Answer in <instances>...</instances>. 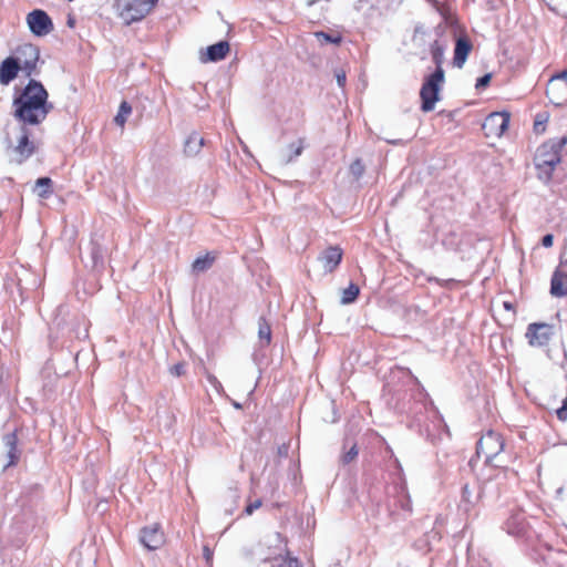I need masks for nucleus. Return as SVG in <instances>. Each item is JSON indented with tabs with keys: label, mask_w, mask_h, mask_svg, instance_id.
<instances>
[{
	"label": "nucleus",
	"mask_w": 567,
	"mask_h": 567,
	"mask_svg": "<svg viewBox=\"0 0 567 567\" xmlns=\"http://www.w3.org/2000/svg\"><path fill=\"white\" fill-rule=\"evenodd\" d=\"M13 105L14 116L22 123L31 125L44 121L52 110V104L48 103L47 90L35 80H30L20 96L14 100Z\"/></svg>",
	"instance_id": "obj_1"
},
{
	"label": "nucleus",
	"mask_w": 567,
	"mask_h": 567,
	"mask_svg": "<svg viewBox=\"0 0 567 567\" xmlns=\"http://www.w3.org/2000/svg\"><path fill=\"white\" fill-rule=\"evenodd\" d=\"M566 144L567 137L563 136L551 138L537 148L534 161L542 181H550L554 169L561 161V151Z\"/></svg>",
	"instance_id": "obj_2"
},
{
	"label": "nucleus",
	"mask_w": 567,
	"mask_h": 567,
	"mask_svg": "<svg viewBox=\"0 0 567 567\" xmlns=\"http://www.w3.org/2000/svg\"><path fill=\"white\" fill-rule=\"evenodd\" d=\"M158 0H116L117 16L125 24L140 21L145 18L156 6Z\"/></svg>",
	"instance_id": "obj_3"
},
{
	"label": "nucleus",
	"mask_w": 567,
	"mask_h": 567,
	"mask_svg": "<svg viewBox=\"0 0 567 567\" xmlns=\"http://www.w3.org/2000/svg\"><path fill=\"white\" fill-rule=\"evenodd\" d=\"M29 130L25 124L9 126L7 132V142L13 147V152L18 156V161L22 162L34 153V144L29 140Z\"/></svg>",
	"instance_id": "obj_4"
},
{
	"label": "nucleus",
	"mask_w": 567,
	"mask_h": 567,
	"mask_svg": "<svg viewBox=\"0 0 567 567\" xmlns=\"http://www.w3.org/2000/svg\"><path fill=\"white\" fill-rule=\"evenodd\" d=\"M443 82L444 71L442 66L436 68L435 72L425 79L420 92L422 99V111L430 112L434 109L435 103L439 101V94Z\"/></svg>",
	"instance_id": "obj_5"
},
{
	"label": "nucleus",
	"mask_w": 567,
	"mask_h": 567,
	"mask_svg": "<svg viewBox=\"0 0 567 567\" xmlns=\"http://www.w3.org/2000/svg\"><path fill=\"white\" fill-rule=\"evenodd\" d=\"M503 449V437L498 433L489 430L480 439L476 453L478 457H484L485 463L493 464V461L498 456Z\"/></svg>",
	"instance_id": "obj_6"
},
{
	"label": "nucleus",
	"mask_w": 567,
	"mask_h": 567,
	"mask_svg": "<svg viewBox=\"0 0 567 567\" xmlns=\"http://www.w3.org/2000/svg\"><path fill=\"white\" fill-rule=\"evenodd\" d=\"M39 55L37 47L24 44L18 49L13 59L19 63L20 70L23 71L27 76H30L37 68Z\"/></svg>",
	"instance_id": "obj_7"
},
{
	"label": "nucleus",
	"mask_w": 567,
	"mask_h": 567,
	"mask_svg": "<svg viewBox=\"0 0 567 567\" xmlns=\"http://www.w3.org/2000/svg\"><path fill=\"white\" fill-rule=\"evenodd\" d=\"M27 23L31 32L38 37L47 35L53 30L51 18L40 9L33 10L27 16Z\"/></svg>",
	"instance_id": "obj_8"
},
{
	"label": "nucleus",
	"mask_w": 567,
	"mask_h": 567,
	"mask_svg": "<svg viewBox=\"0 0 567 567\" xmlns=\"http://www.w3.org/2000/svg\"><path fill=\"white\" fill-rule=\"evenodd\" d=\"M508 124L509 115L507 113L495 112L485 118L482 128L487 137H501Z\"/></svg>",
	"instance_id": "obj_9"
},
{
	"label": "nucleus",
	"mask_w": 567,
	"mask_h": 567,
	"mask_svg": "<svg viewBox=\"0 0 567 567\" xmlns=\"http://www.w3.org/2000/svg\"><path fill=\"white\" fill-rule=\"evenodd\" d=\"M140 540L145 548L155 550L164 544L165 538L159 525L153 524L141 530Z\"/></svg>",
	"instance_id": "obj_10"
},
{
	"label": "nucleus",
	"mask_w": 567,
	"mask_h": 567,
	"mask_svg": "<svg viewBox=\"0 0 567 567\" xmlns=\"http://www.w3.org/2000/svg\"><path fill=\"white\" fill-rule=\"evenodd\" d=\"M550 327L545 323H532L527 328L526 338L530 346L542 347L550 339Z\"/></svg>",
	"instance_id": "obj_11"
},
{
	"label": "nucleus",
	"mask_w": 567,
	"mask_h": 567,
	"mask_svg": "<svg viewBox=\"0 0 567 567\" xmlns=\"http://www.w3.org/2000/svg\"><path fill=\"white\" fill-rule=\"evenodd\" d=\"M567 90V70L554 75L549 80V85L547 89V95L550 101L557 105L564 103V100L556 96V91H566Z\"/></svg>",
	"instance_id": "obj_12"
},
{
	"label": "nucleus",
	"mask_w": 567,
	"mask_h": 567,
	"mask_svg": "<svg viewBox=\"0 0 567 567\" xmlns=\"http://www.w3.org/2000/svg\"><path fill=\"white\" fill-rule=\"evenodd\" d=\"M342 259V250L339 247H329L319 256V261L322 264L324 271H333Z\"/></svg>",
	"instance_id": "obj_13"
},
{
	"label": "nucleus",
	"mask_w": 567,
	"mask_h": 567,
	"mask_svg": "<svg viewBox=\"0 0 567 567\" xmlns=\"http://www.w3.org/2000/svg\"><path fill=\"white\" fill-rule=\"evenodd\" d=\"M229 52V43L227 41H219L213 45H209L206 49V53L202 54L200 61L206 62H217L226 58Z\"/></svg>",
	"instance_id": "obj_14"
},
{
	"label": "nucleus",
	"mask_w": 567,
	"mask_h": 567,
	"mask_svg": "<svg viewBox=\"0 0 567 567\" xmlns=\"http://www.w3.org/2000/svg\"><path fill=\"white\" fill-rule=\"evenodd\" d=\"M19 71V63L13 56L4 59L0 64V84L8 85L17 78Z\"/></svg>",
	"instance_id": "obj_15"
},
{
	"label": "nucleus",
	"mask_w": 567,
	"mask_h": 567,
	"mask_svg": "<svg viewBox=\"0 0 567 567\" xmlns=\"http://www.w3.org/2000/svg\"><path fill=\"white\" fill-rule=\"evenodd\" d=\"M472 50L471 41L465 37H460L456 40L455 49H454V58L453 64L456 68H463L466 62V59Z\"/></svg>",
	"instance_id": "obj_16"
},
{
	"label": "nucleus",
	"mask_w": 567,
	"mask_h": 567,
	"mask_svg": "<svg viewBox=\"0 0 567 567\" xmlns=\"http://www.w3.org/2000/svg\"><path fill=\"white\" fill-rule=\"evenodd\" d=\"M6 451H7V457L8 463L6 464V467L14 465L19 457H20V451L17 447V434L16 433H8L2 439Z\"/></svg>",
	"instance_id": "obj_17"
},
{
	"label": "nucleus",
	"mask_w": 567,
	"mask_h": 567,
	"mask_svg": "<svg viewBox=\"0 0 567 567\" xmlns=\"http://www.w3.org/2000/svg\"><path fill=\"white\" fill-rule=\"evenodd\" d=\"M550 293L555 297L567 295V275L561 271H555L551 278Z\"/></svg>",
	"instance_id": "obj_18"
},
{
	"label": "nucleus",
	"mask_w": 567,
	"mask_h": 567,
	"mask_svg": "<svg viewBox=\"0 0 567 567\" xmlns=\"http://www.w3.org/2000/svg\"><path fill=\"white\" fill-rule=\"evenodd\" d=\"M203 145L204 138L197 133H192L185 142L184 152L188 156H195L200 152Z\"/></svg>",
	"instance_id": "obj_19"
},
{
	"label": "nucleus",
	"mask_w": 567,
	"mask_h": 567,
	"mask_svg": "<svg viewBox=\"0 0 567 567\" xmlns=\"http://www.w3.org/2000/svg\"><path fill=\"white\" fill-rule=\"evenodd\" d=\"M303 150V145L301 141L295 142L290 144L286 150H282L280 153V163L288 164L293 158L298 157Z\"/></svg>",
	"instance_id": "obj_20"
},
{
	"label": "nucleus",
	"mask_w": 567,
	"mask_h": 567,
	"mask_svg": "<svg viewBox=\"0 0 567 567\" xmlns=\"http://www.w3.org/2000/svg\"><path fill=\"white\" fill-rule=\"evenodd\" d=\"M478 501V494L470 488L468 485H464L461 496V508L465 512L471 511Z\"/></svg>",
	"instance_id": "obj_21"
},
{
	"label": "nucleus",
	"mask_w": 567,
	"mask_h": 567,
	"mask_svg": "<svg viewBox=\"0 0 567 567\" xmlns=\"http://www.w3.org/2000/svg\"><path fill=\"white\" fill-rule=\"evenodd\" d=\"M313 37L316 38L317 42L320 45H326V44L339 45L342 42L341 34L339 32H334V31H332L330 33H327L323 31H317L313 33Z\"/></svg>",
	"instance_id": "obj_22"
},
{
	"label": "nucleus",
	"mask_w": 567,
	"mask_h": 567,
	"mask_svg": "<svg viewBox=\"0 0 567 567\" xmlns=\"http://www.w3.org/2000/svg\"><path fill=\"white\" fill-rule=\"evenodd\" d=\"M33 192L40 198H48L52 194V181L49 177H40L37 179Z\"/></svg>",
	"instance_id": "obj_23"
},
{
	"label": "nucleus",
	"mask_w": 567,
	"mask_h": 567,
	"mask_svg": "<svg viewBox=\"0 0 567 567\" xmlns=\"http://www.w3.org/2000/svg\"><path fill=\"white\" fill-rule=\"evenodd\" d=\"M215 261V256H213L212 254H206L204 256H199L197 257L193 265H192V269L194 272H204L206 270H208L213 264Z\"/></svg>",
	"instance_id": "obj_24"
},
{
	"label": "nucleus",
	"mask_w": 567,
	"mask_h": 567,
	"mask_svg": "<svg viewBox=\"0 0 567 567\" xmlns=\"http://www.w3.org/2000/svg\"><path fill=\"white\" fill-rule=\"evenodd\" d=\"M131 112H132L131 105L126 101H123L120 105L116 116L114 117V122L118 126L123 127L124 124L126 123L127 117L131 114Z\"/></svg>",
	"instance_id": "obj_25"
},
{
	"label": "nucleus",
	"mask_w": 567,
	"mask_h": 567,
	"mask_svg": "<svg viewBox=\"0 0 567 567\" xmlns=\"http://www.w3.org/2000/svg\"><path fill=\"white\" fill-rule=\"evenodd\" d=\"M359 291V287L354 284H351L347 289L342 291L341 302L343 305L353 302L358 297Z\"/></svg>",
	"instance_id": "obj_26"
},
{
	"label": "nucleus",
	"mask_w": 567,
	"mask_h": 567,
	"mask_svg": "<svg viewBox=\"0 0 567 567\" xmlns=\"http://www.w3.org/2000/svg\"><path fill=\"white\" fill-rule=\"evenodd\" d=\"M258 336L261 341L266 342V344L271 340L270 326L262 318L259 320Z\"/></svg>",
	"instance_id": "obj_27"
},
{
	"label": "nucleus",
	"mask_w": 567,
	"mask_h": 567,
	"mask_svg": "<svg viewBox=\"0 0 567 567\" xmlns=\"http://www.w3.org/2000/svg\"><path fill=\"white\" fill-rule=\"evenodd\" d=\"M358 449H357V445L353 444L349 451H347L346 453L342 454L341 456V462L346 465V464H349L351 463L352 461H354L358 456Z\"/></svg>",
	"instance_id": "obj_28"
},
{
	"label": "nucleus",
	"mask_w": 567,
	"mask_h": 567,
	"mask_svg": "<svg viewBox=\"0 0 567 567\" xmlns=\"http://www.w3.org/2000/svg\"><path fill=\"white\" fill-rule=\"evenodd\" d=\"M443 55H444L443 48L440 47L437 44V42H435L432 47V58H433L434 62L436 63L437 68L441 66Z\"/></svg>",
	"instance_id": "obj_29"
},
{
	"label": "nucleus",
	"mask_w": 567,
	"mask_h": 567,
	"mask_svg": "<svg viewBox=\"0 0 567 567\" xmlns=\"http://www.w3.org/2000/svg\"><path fill=\"white\" fill-rule=\"evenodd\" d=\"M350 172L351 174L355 177V178H359L362 176L363 172H364V166L363 164L361 163L360 159H357L354 161L351 166H350Z\"/></svg>",
	"instance_id": "obj_30"
},
{
	"label": "nucleus",
	"mask_w": 567,
	"mask_h": 567,
	"mask_svg": "<svg viewBox=\"0 0 567 567\" xmlns=\"http://www.w3.org/2000/svg\"><path fill=\"white\" fill-rule=\"evenodd\" d=\"M279 567H301V564L297 558L287 556Z\"/></svg>",
	"instance_id": "obj_31"
},
{
	"label": "nucleus",
	"mask_w": 567,
	"mask_h": 567,
	"mask_svg": "<svg viewBox=\"0 0 567 567\" xmlns=\"http://www.w3.org/2000/svg\"><path fill=\"white\" fill-rule=\"evenodd\" d=\"M334 76H336L338 85L340 87H343L346 85V81H347L346 72L343 70H336Z\"/></svg>",
	"instance_id": "obj_32"
},
{
	"label": "nucleus",
	"mask_w": 567,
	"mask_h": 567,
	"mask_svg": "<svg viewBox=\"0 0 567 567\" xmlns=\"http://www.w3.org/2000/svg\"><path fill=\"white\" fill-rule=\"evenodd\" d=\"M171 373L175 377H181L185 373V363L179 362L171 368Z\"/></svg>",
	"instance_id": "obj_33"
},
{
	"label": "nucleus",
	"mask_w": 567,
	"mask_h": 567,
	"mask_svg": "<svg viewBox=\"0 0 567 567\" xmlns=\"http://www.w3.org/2000/svg\"><path fill=\"white\" fill-rule=\"evenodd\" d=\"M261 499H256L254 502H250L246 508H245V513L247 515H251L256 509H258L260 506H261Z\"/></svg>",
	"instance_id": "obj_34"
},
{
	"label": "nucleus",
	"mask_w": 567,
	"mask_h": 567,
	"mask_svg": "<svg viewBox=\"0 0 567 567\" xmlns=\"http://www.w3.org/2000/svg\"><path fill=\"white\" fill-rule=\"evenodd\" d=\"M207 380L210 383V385H213L217 390L218 393L223 391V385L215 375L208 373Z\"/></svg>",
	"instance_id": "obj_35"
},
{
	"label": "nucleus",
	"mask_w": 567,
	"mask_h": 567,
	"mask_svg": "<svg viewBox=\"0 0 567 567\" xmlns=\"http://www.w3.org/2000/svg\"><path fill=\"white\" fill-rule=\"evenodd\" d=\"M491 78H492L491 74H485V75L481 76L480 79H477L476 84H475L476 89H483L486 85H488Z\"/></svg>",
	"instance_id": "obj_36"
},
{
	"label": "nucleus",
	"mask_w": 567,
	"mask_h": 567,
	"mask_svg": "<svg viewBox=\"0 0 567 567\" xmlns=\"http://www.w3.org/2000/svg\"><path fill=\"white\" fill-rule=\"evenodd\" d=\"M546 122V117H542L540 115L537 116L534 123V130L537 133H540L544 131V123Z\"/></svg>",
	"instance_id": "obj_37"
},
{
	"label": "nucleus",
	"mask_w": 567,
	"mask_h": 567,
	"mask_svg": "<svg viewBox=\"0 0 567 567\" xmlns=\"http://www.w3.org/2000/svg\"><path fill=\"white\" fill-rule=\"evenodd\" d=\"M554 243V236L551 234H547L542 238V245L546 248H549L553 246Z\"/></svg>",
	"instance_id": "obj_38"
},
{
	"label": "nucleus",
	"mask_w": 567,
	"mask_h": 567,
	"mask_svg": "<svg viewBox=\"0 0 567 567\" xmlns=\"http://www.w3.org/2000/svg\"><path fill=\"white\" fill-rule=\"evenodd\" d=\"M204 557L207 563H210L213 559V551L207 546L204 547Z\"/></svg>",
	"instance_id": "obj_39"
},
{
	"label": "nucleus",
	"mask_w": 567,
	"mask_h": 567,
	"mask_svg": "<svg viewBox=\"0 0 567 567\" xmlns=\"http://www.w3.org/2000/svg\"><path fill=\"white\" fill-rule=\"evenodd\" d=\"M101 258V256L99 255L97 250H93L92 252V259H93V265L95 266L97 262H99V259Z\"/></svg>",
	"instance_id": "obj_40"
},
{
	"label": "nucleus",
	"mask_w": 567,
	"mask_h": 567,
	"mask_svg": "<svg viewBox=\"0 0 567 567\" xmlns=\"http://www.w3.org/2000/svg\"><path fill=\"white\" fill-rule=\"evenodd\" d=\"M287 452H288V446L287 445L282 444L281 446H279L278 453L280 455H287Z\"/></svg>",
	"instance_id": "obj_41"
},
{
	"label": "nucleus",
	"mask_w": 567,
	"mask_h": 567,
	"mask_svg": "<svg viewBox=\"0 0 567 567\" xmlns=\"http://www.w3.org/2000/svg\"><path fill=\"white\" fill-rule=\"evenodd\" d=\"M316 2H317V0H310V1H308V6H312V4H315Z\"/></svg>",
	"instance_id": "obj_42"
},
{
	"label": "nucleus",
	"mask_w": 567,
	"mask_h": 567,
	"mask_svg": "<svg viewBox=\"0 0 567 567\" xmlns=\"http://www.w3.org/2000/svg\"><path fill=\"white\" fill-rule=\"evenodd\" d=\"M504 307H505L506 309H511V303H508V302H504Z\"/></svg>",
	"instance_id": "obj_43"
},
{
	"label": "nucleus",
	"mask_w": 567,
	"mask_h": 567,
	"mask_svg": "<svg viewBox=\"0 0 567 567\" xmlns=\"http://www.w3.org/2000/svg\"><path fill=\"white\" fill-rule=\"evenodd\" d=\"M234 406H235V408H237V409H239V408H240V404L235 402V403H234Z\"/></svg>",
	"instance_id": "obj_44"
}]
</instances>
